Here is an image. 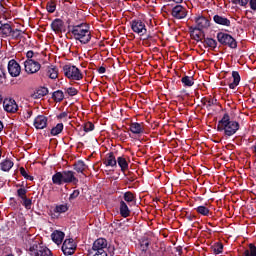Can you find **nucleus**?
Returning a JSON list of instances; mask_svg holds the SVG:
<instances>
[{
	"instance_id": "11",
	"label": "nucleus",
	"mask_w": 256,
	"mask_h": 256,
	"mask_svg": "<svg viewBox=\"0 0 256 256\" xmlns=\"http://www.w3.org/2000/svg\"><path fill=\"white\" fill-rule=\"evenodd\" d=\"M131 28L132 31H134V33H137L138 35H145V33H147L145 23H143L141 20L132 21Z\"/></svg>"
},
{
	"instance_id": "36",
	"label": "nucleus",
	"mask_w": 256,
	"mask_h": 256,
	"mask_svg": "<svg viewBox=\"0 0 256 256\" xmlns=\"http://www.w3.org/2000/svg\"><path fill=\"white\" fill-rule=\"evenodd\" d=\"M124 201L127 203H133V201H135V195H133L131 192H126L124 194Z\"/></svg>"
},
{
	"instance_id": "48",
	"label": "nucleus",
	"mask_w": 256,
	"mask_h": 256,
	"mask_svg": "<svg viewBox=\"0 0 256 256\" xmlns=\"http://www.w3.org/2000/svg\"><path fill=\"white\" fill-rule=\"evenodd\" d=\"M69 117V114L67 112H62L57 116V119H67Z\"/></svg>"
},
{
	"instance_id": "7",
	"label": "nucleus",
	"mask_w": 256,
	"mask_h": 256,
	"mask_svg": "<svg viewBox=\"0 0 256 256\" xmlns=\"http://www.w3.org/2000/svg\"><path fill=\"white\" fill-rule=\"evenodd\" d=\"M217 40L221 45H228L231 49H236L237 41L233 39V37L227 33L220 32L217 34Z\"/></svg>"
},
{
	"instance_id": "15",
	"label": "nucleus",
	"mask_w": 256,
	"mask_h": 256,
	"mask_svg": "<svg viewBox=\"0 0 256 256\" xmlns=\"http://www.w3.org/2000/svg\"><path fill=\"white\" fill-rule=\"evenodd\" d=\"M35 129H45L47 127V117L39 115L34 119Z\"/></svg>"
},
{
	"instance_id": "56",
	"label": "nucleus",
	"mask_w": 256,
	"mask_h": 256,
	"mask_svg": "<svg viewBox=\"0 0 256 256\" xmlns=\"http://www.w3.org/2000/svg\"><path fill=\"white\" fill-rule=\"evenodd\" d=\"M1 101H3V97H2L1 94H0V103H1Z\"/></svg>"
},
{
	"instance_id": "9",
	"label": "nucleus",
	"mask_w": 256,
	"mask_h": 256,
	"mask_svg": "<svg viewBox=\"0 0 256 256\" xmlns=\"http://www.w3.org/2000/svg\"><path fill=\"white\" fill-rule=\"evenodd\" d=\"M24 67H25L26 73H30V75H33V73H37V71L41 69V64H39V62L33 59H27L24 62Z\"/></svg>"
},
{
	"instance_id": "43",
	"label": "nucleus",
	"mask_w": 256,
	"mask_h": 256,
	"mask_svg": "<svg viewBox=\"0 0 256 256\" xmlns=\"http://www.w3.org/2000/svg\"><path fill=\"white\" fill-rule=\"evenodd\" d=\"M55 9H56L55 4L49 3V4L47 5V11H48V13H55Z\"/></svg>"
},
{
	"instance_id": "46",
	"label": "nucleus",
	"mask_w": 256,
	"mask_h": 256,
	"mask_svg": "<svg viewBox=\"0 0 256 256\" xmlns=\"http://www.w3.org/2000/svg\"><path fill=\"white\" fill-rule=\"evenodd\" d=\"M148 247H149V241H147V240L142 241V243H141L142 251H147Z\"/></svg>"
},
{
	"instance_id": "20",
	"label": "nucleus",
	"mask_w": 256,
	"mask_h": 256,
	"mask_svg": "<svg viewBox=\"0 0 256 256\" xmlns=\"http://www.w3.org/2000/svg\"><path fill=\"white\" fill-rule=\"evenodd\" d=\"M106 167H117V159H115V155L113 153H109L105 160Z\"/></svg>"
},
{
	"instance_id": "26",
	"label": "nucleus",
	"mask_w": 256,
	"mask_h": 256,
	"mask_svg": "<svg viewBox=\"0 0 256 256\" xmlns=\"http://www.w3.org/2000/svg\"><path fill=\"white\" fill-rule=\"evenodd\" d=\"M63 132V123H58L55 127H53L50 131L53 137H57L60 133Z\"/></svg>"
},
{
	"instance_id": "38",
	"label": "nucleus",
	"mask_w": 256,
	"mask_h": 256,
	"mask_svg": "<svg viewBox=\"0 0 256 256\" xmlns=\"http://www.w3.org/2000/svg\"><path fill=\"white\" fill-rule=\"evenodd\" d=\"M93 129H95V125H93V123L87 122L84 124L85 133H89V131H93Z\"/></svg>"
},
{
	"instance_id": "5",
	"label": "nucleus",
	"mask_w": 256,
	"mask_h": 256,
	"mask_svg": "<svg viewBox=\"0 0 256 256\" xmlns=\"http://www.w3.org/2000/svg\"><path fill=\"white\" fill-rule=\"evenodd\" d=\"M63 71L65 77L71 79L72 81H81V79H83V74L81 73V70L77 68V66L65 65L63 67Z\"/></svg>"
},
{
	"instance_id": "51",
	"label": "nucleus",
	"mask_w": 256,
	"mask_h": 256,
	"mask_svg": "<svg viewBox=\"0 0 256 256\" xmlns=\"http://www.w3.org/2000/svg\"><path fill=\"white\" fill-rule=\"evenodd\" d=\"M239 5H241L242 7H245V5H247V3H249V0H238Z\"/></svg>"
},
{
	"instance_id": "22",
	"label": "nucleus",
	"mask_w": 256,
	"mask_h": 256,
	"mask_svg": "<svg viewBox=\"0 0 256 256\" xmlns=\"http://www.w3.org/2000/svg\"><path fill=\"white\" fill-rule=\"evenodd\" d=\"M120 214L122 217H129L131 215V210H129V206L125 201L120 202Z\"/></svg>"
},
{
	"instance_id": "12",
	"label": "nucleus",
	"mask_w": 256,
	"mask_h": 256,
	"mask_svg": "<svg viewBox=\"0 0 256 256\" xmlns=\"http://www.w3.org/2000/svg\"><path fill=\"white\" fill-rule=\"evenodd\" d=\"M196 26L193 28L196 31H203V29H208L210 23L209 20L203 16H199L195 19Z\"/></svg>"
},
{
	"instance_id": "55",
	"label": "nucleus",
	"mask_w": 256,
	"mask_h": 256,
	"mask_svg": "<svg viewBox=\"0 0 256 256\" xmlns=\"http://www.w3.org/2000/svg\"><path fill=\"white\" fill-rule=\"evenodd\" d=\"M3 131V122L0 121V133Z\"/></svg>"
},
{
	"instance_id": "13",
	"label": "nucleus",
	"mask_w": 256,
	"mask_h": 256,
	"mask_svg": "<svg viewBox=\"0 0 256 256\" xmlns=\"http://www.w3.org/2000/svg\"><path fill=\"white\" fill-rule=\"evenodd\" d=\"M3 107L7 113H16L17 109H19V106H17V102H15L14 99H5L3 102Z\"/></svg>"
},
{
	"instance_id": "40",
	"label": "nucleus",
	"mask_w": 256,
	"mask_h": 256,
	"mask_svg": "<svg viewBox=\"0 0 256 256\" xmlns=\"http://www.w3.org/2000/svg\"><path fill=\"white\" fill-rule=\"evenodd\" d=\"M10 35H12V37H14L15 39L21 37V35H23V31L19 30V29H15L12 30V32L10 33Z\"/></svg>"
},
{
	"instance_id": "42",
	"label": "nucleus",
	"mask_w": 256,
	"mask_h": 256,
	"mask_svg": "<svg viewBox=\"0 0 256 256\" xmlns=\"http://www.w3.org/2000/svg\"><path fill=\"white\" fill-rule=\"evenodd\" d=\"M23 205H24V207H25V209H31V199H29V198H24L23 200Z\"/></svg>"
},
{
	"instance_id": "6",
	"label": "nucleus",
	"mask_w": 256,
	"mask_h": 256,
	"mask_svg": "<svg viewBox=\"0 0 256 256\" xmlns=\"http://www.w3.org/2000/svg\"><path fill=\"white\" fill-rule=\"evenodd\" d=\"M29 254L31 256H53L49 248L37 244L29 247Z\"/></svg>"
},
{
	"instance_id": "49",
	"label": "nucleus",
	"mask_w": 256,
	"mask_h": 256,
	"mask_svg": "<svg viewBox=\"0 0 256 256\" xmlns=\"http://www.w3.org/2000/svg\"><path fill=\"white\" fill-rule=\"evenodd\" d=\"M250 9L256 11V0H250Z\"/></svg>"
},
{
	"instance_id": "53",
	"label": "nucleus",
	"mask_w": 256,
	"mask_h": 256,
	"mask_svg": "<svg viewBox=\"0 0 256 256\" xmlns=\"http://www.w3.org/2000/svg\"><path fill=\"white\" fill-rule=\"evenodd\" d=\"M105 67H100L99 69H98V72L101 74V75H103V73H105Z\"/></svg>"
},
{
	"instance_id": "27",
	"label": "nucleus",
	"mask_w": 256,
	"mask_h": 256,
	"mask_svg": "<svg viewBox=\"0 0 256 256\" xmlns=\"http://www.w3.org/2000/svg\"><path fill=\"white\" fill-rule=\"evenodd\" d=\"M2 171H9L13 168V162L11 160H4L0 163Z\"/></svg>"
},
{
	"instance_id": "34",
	"label": "nucleus",
	"mask_w": 256,
	"mask_h": 256,
	"mask_svg": "<svg viewBox=\"0 0 256 256\" xmlns=\"http://www.w3.org/2000/svg\"><path fill=\"white\" fill-rule=\"evenodd\" d=\"M244 256H256V246L253 244H250L249 249L245 250Z\"/></svg>"
},
{
	"instance_id": "45",
	"label": "nucleus",
	"mask_w": 256,
	"mask_h": 256,
	"mask_svg": "<svg viewBox=\"0 0 256 256\" xmlns=\"http://www.w3.org/2000/svg\"><path fill=\"white\" fill-rule=\"evenodd\" d=\"M67 93H68V95L73 97V96L77 95V89L70 87V88L67 89Z\"/></svg>"
},
{
	"instance_id": "24",
	"label": "nucleus",
	"mask_w": 256,
	"mask_h": 256,
	"mask_svg": "<svg viewBox=\"0 0 256 256\" xmlns=\"http://www.w3.org/2000/svg\"><path fill=\"white\" fill-rule=\"evenodd\" d=\"M49 93V90L47 88H40L36 92H34L31 97L32 99H41V97H45Z\"/></svg>"
},
{
	"instance_id": "1",
	"label": "nucleus",
	"mask_w": 256,
	"mask_h": 256,
	"mask_svg": "<svg viewBox=\"0 0 256 256\" xmlns=\"http://www.w3.org/2000/svg\"><path fill=\"white\" fill-rule=\"evenodd\" d=\"M218 131H224L226 137H232V135H235L239 131V123L231 120L229 114H224L218 122Z\"/></svg>"
},
{
	"instance_id": "33",
	"label": "nucleus",
	"mask_w": 256,
	"mask_h": 256,
	"mask_svg": "<svg viewBox=\"0 0 256 256\" xmlns=\"http://www.w3.org/2000/svg\"><path fill=\"white\" fill-rule=\"evenodd\" d=\"M204 45H206L207 47H210V49H215V47H217V41H215L212 38H206L204 40Z\"/></svg>"
},
{
	"instance_id": "14",
	"label": "nucleus",
	"mask_w": 256,
	"mask_h": 256,
	"mask_svg": "<svg viewBox=\"0 0 256 256\" xmlns=\"http://www.w3.org/2000/svg\"><path fill=\"white\" fill-rule=\"evenodd\" d=\"M172 15L175 19H185L187 17V10L181 5H177L172 9Z\"/></svg>"
},
{
	"instance_id": "30",
	"label": "nucleus",
	"mask_w": 256,
	"mask_h": 256,
	"mask_svg": "<svg viewBox=\"0 0 256 256\" xmlns=\"http://www.w3.org/2000/svg\"><path fill=\"white\" fill-rule=\"evenodd\" d=\"M69 206L67 204H60L54 208V213H67Z\"/></svg>"
},
{
	"instance_id": "18",
	"label": "nucleus",
	"mask_w": 256,
	"mask_h": 256,
	"mask_svg": "<svg viewBox=\"0 0 256 256\" xmlns=\"http://www.w3.org/2000/svg\"><path fill=\"white\" fill-rule=\"evenodd\" d=\"M213 19L214 22L217 23V25H223L224 27H229L231 25V21L224 16L215 15Z\"/></svg>"
},
{
	"instance_id": "35",
	"label": "nucleus",
	"mask_w": 256,
	"mask_h": 256,
	"mask_svg": "<svg viewBox=\"0 0 256 256\" xmlns=\"http://www.w3.org/2000/svg\"><path fill=\"white\" fill-rule=\"evenodd\" d=\"M197 213H199L200 215H204L207 216L209 215V208L205 207V206H198L196 208Z\"/></svg>"
},
{
	"instance_id": "39",
	"label": "nucleus",
	"mask_w": 256,
	"mask_h": 256,
	"mask_svg": "<svg viewBox=\"0 0 256 256\" xmlns=\"http://www.w3.org/2000/svg\"><path fill=\"white\" fill-rule=\"evenodd\" d=\"M20 173L22 175V177L24 179H29L30 181H33V177H31L28 173H27V170H25V168L21 167L20 168Z\"/></svg>"
},
{
	"instance_id": "41",
	"label": "nucleus",
	"mask_w": 256,
	"mask_h": 256,
	"mask_svg": "<svg viewBox=\"0 0 256 256\" xmlns=\"http://www.w3.org/2000/svg\"><path fill=\"white\" fill-rule=\"evenodd\" d=\"M214 253H215L216 255H219V253H223V244L217 243V244L214 246Z\"/></svg>"
},
{
	"instance_id": "2",
	"label": "nucleus",
	"mask_w": 256,
	"mask_h": 256,
	"mask_svg": "<svg viewBox=\"0 0 256 256\" xmlns=\"http://www.w3.org/2000/svg\"><path fill=\"white\" fill-rule=\"evenodd\" d=\"M52 183H54V185H63L65 183H72V185H77V183H79V179L75 177V172L67 170L55 173L52 176Z\"/></svg>"
},
{
	"instance_id": "58",
	"label": "nucleus",
	"mask_w": 256,
	"mask_h": 256,
	"mask_svg": "<svg viewBox=\"0 0 256 256\" xmlns=\"http://www.w3.org/2000/svg\"><path fill=\"white\" fill-rule=\"evenodd\" d=\"M254 151H255V153H256V145L254 146Z\"/></svg>"
},
{
	"instance_id": "57",
	"label": "nucleus",
	"mask_w": 256,
	"mask_h": 256,
	"mask_svg": "<svg viewBox=\"0 0 256 256\" xmlns=\"http://www.w3.org/2000/svg\"><path fill=\"white\" fill-rule=\"evenodd\" d=\"M28 117H31V112H28Z\"/></svg>"
},
{
	"instance_id": "16",
	"label": "nucleus",
	"mask_w": 256,
	"mask_h": 256,
	"mask_svg": "<svg viewBox=\"0 0 256 256\" xmlns=\"http://www.w3.org/2000/svg\"><path fill=\"white\" fill-rule=\"evenodd\" d=\"M130 131L134 135H141L145 131V128L143 127V124L133 122L130 124Z\"/></svg>"
},
{
	"instance_id": "32",
	"label": "nucleus",
	"mask_w": 256,
	"mask_h": 256,
	"mask_svg": "<svg viewBox=\"0 0 256 256\" xmlns=\"http://www.w3.org/2000/svg\"><path fill=\"white\" fill-rule=\"evenodd\" d=\"M54 101H57V103H60V101H63L65 99V95L63 94V91L58 90L55 91L52 95Z\"/></svg>"
},
{
	"instance_id": "47",
	"label": "nucleus",
	"mask_w": 256,
	"mask_h": 256,
	"mask_svg": "<svg viewBox=\"0 0 256 256\" xmlns=\"http://www.w3.org/2000/svg\"><path fill=\"white\" fill-rule=\"evenodd\" d=\"M77 197H79V190H74L73 193L70 194V201H72V199H77Z\"/></svg>"
},
{
	"instance_id": "10",
	"label": "nucleus",
	"mask_w": 256,
	"mask_h": 256,
	"mask_svg": "<svg viewBox=\"0 0 256 256\" xmlns=\"http://www.w3.org/2000/svg\"><path fill=\"white\" fill-rule=\"evenodd\" d=\"M8 73L12 77H19L21 75V65L12 59L8 62Z\"/></svg>"
},
{
	"instance_id": "19",
	"label": "nucleus",
	"mask_w": 256,
	"mask_h": 256,
	"mask_svg": "<svg viewBox=\"0 0 256 256\" xmlns=\"http://www.w3.org/2000/svg\"><path fill=\"white\" fill-rule=\"evenodd\" d=\"M232 79L233 81L229 84V87L231 89H235L239 83L241 82V76L239 75V72L233 71L232 72Z\"/></svg>"
},
{
	"instance_id": "59",
	"label": "nucleus",
	"mask_w": 256,
	"mask_h": 256,
	"mask_svg": "<svg viewBox=\"0 0 256 256\" xmlns=\"http://www.w3.org/2000/svg\"><path fill=\"white\" fill-rule=\"evenodd\" d=\"M64 1H68V2H71V0H64Z\"/></svg>"
},
{
	"instance_id": "52",
	"label": "nucleus",
	"mask_w": 256,
	"mask_h": 256,
	"mask_svg": "<svg viewBox=\"0 0 256 256\" xmlns=\"http://www.w3.org/2000/svg\"><path fill=\"white\" fill-rule=\"evenodd\" d=\"M26 57L27 59H33V51H28Z\"/></svg>"
},
{
	"instance_id": "37",
	"label": "nucleus",
	"mask_w": 256,
	"mask_h": 256,
	"mask_svg": "<svg viewBox=\"0 0 256 256\" xmlns=\"http://www.w3.org/2000/svg\"><path fill=\"white\" fill-rule=\"evenodd\" d=\"M17 195L20 197V199H26L27 198V190L25 188H19L17 190Z\"/></svg>"
},
{
	"instance_id": "60",
	"label": "nucleus",
	"mask_w": 256,
	"mask_h": 256,
	"mask_svg": "<svg viewBox=\"0 0 256 256\" xmlns=\"http://www.w3.org/2000/svg\"><path fill=\"white\" fill-rule=\"evenodd\" d=\"M2 26H1V22H0V28H1Z\"/></svg>"
},
{
	"instance_id": "17",
	"label": "nucleus",
	"mask_w": 256,
	"mask_h": 256,
	"mask_svg": "<svg viewBox=\"0 0 256 256\" xmlns=\"http://www.w3.org/2000/svg\"><path fill=\"white\" fill-rule=\"evenodd\" d=\"M51 237H52V241H54L56 245H61V243H63V239H65V233H63L62 231L56 230L52 233Z\"/></svg>"
},
{
	"instance_id": "21",
	"label": "nucleus",
	"mask_w": 256,
	"mask_h": 256,
	"mask_svg": "<svg viewBox=\"0 0 256 256\" xmlns=\"http://www.w3.org/2000/svg\"><path fill=\"white\" fill-rule=\"evenodd\" d=\"M51 27L55 33H61V31H63V21L61 19H55L52 22Z\"/></svg>"
},
{
	"instance_id": "50",
	"label": "nucleus",
	"mask_w": 256,
	"mask_h": 256,
	"mask_svg": "<svg viewBox=\"0 0 256 256\" xmlns=\"http://www.w3.org/2000/svg\"><path fill=\"white\" fill-rule=\"evenodd\" d=\"M216 101L217 100H213V99H210V100L206 101L207 107H212V105H215Z\"/></svg>"
},
{
	"instance_id": "3",
	"label": "nucleus",
	"mask_w": 256,
	"mask_h": 256,
	"mask_svg": "<svg viewBox=\"0 0 256 256\" xmlns=\"http://www.w3.org/2000/svg\"><path fill=\"white\" fill-rule=\"evenodd\" d=\"M72 35L76 41L82 43V45H87L89 41H91V32L87 28V26L80 24L73 26Z\"/></svg>"
},
{
	"instance_id": "28",
	"label": "nucleus",
	"mask_w": 256,
	"mask_h": 256,
	"mask_svg": "<svg viewBox=\"0 0 256 256\" xmlns=\"http://www.w3.org/2000/svg\"><path fill=\"white\" fill-rule=\"evenodd\" d=\"M47 75L50 79H57L58 77V72H57V68L50 66L47 68Z\"/></svg>"
},
{
	"instance_id": "54",
	"label": "nucleus",
	"mask_w": 256,
	"mask_h": 256,
	"mask_svg": "<svg viewBox=\"0 0 256 256\" xmlns=\"http://www.w3.org/2000/svg\"><path fill=\"white\" fill-rule=\"evenodd\" d=\"M169 1H174V3H183V0H169Z\"/></svg>"
},
{
	"instance_id": "4",
	"label": "nucleus",
	"mask_w": 256,
	"mask_h": 256,
	"mask_svg": "<svg viewBox=\"0 0 256 256\" xmlns=\"http://www.w3.org/2000/svg\"><path fill=\"white\" fill-rule=\"evenodd\" d=\"M107 245L105 238H98L94 241L92 248L88 250V256H107Z\"/></svg>"
},
{
	"instance_id": "25",
	"label": "nucleus",
	"mask_w": 256,
	"mask_h": 256,
	"mask_svg": "<svg viewBox=\"0 0 256 256\" xmlns=\"http://www.w3.org/2000/svg\"><path fill=\"white\" fill-rule=\"evenodd\" d=\"M74 169L77 173H83V171L87 169V165L85 164V162L79 160L74 164Z\"/></svg>"
},
{
	"instance_id": "44",
	"label": "nucleus",
	"mask_w": 256,
	"mask_h": 256,
	"mask_svg": "<svg viewBox=\"0 0 256 256\" xmlns=\"http://www.w3.org/2000/svg\"><path fill=\"white\" fill-rule=\"evenodd\" d=\"M5 79H6L5 71L2 68H0V85L2 83H5Z\"/></svg>"
},
{
	"instance_id": "29",
	"label": "nucleus",
	"mask_w": 256,
	"mask_h": 256,
	"mask_svg": "<svg viewBox=\"0 0 256 256\" xmlns=\"http://www.w3.org/2000/svg\"><path fill=\"white\" fill-rule=\"evenodd\" d=\"M12 30L13 29L11 28V25H9V24H1L0 31H2V33L6 37H9V35H11Z\"/></svg>"
},
{
	"instance_id": "8",
	"label": "nucleus",
	"mask_w": 256,
	"mask_h": 256,
	"mask_svg": "<svg viewBox=\"0 0 256 256\" xmlns=\"http://www.w3.org/2000/svg\"><path fill=\"white\" fill-rule=\"evenodd\" d=\"M75 249H77V245L75 244V240H73V238H69L64 241L62 245L64 255H73L75 253Z\"/></svg>"
},
{
	"instance_id": "31",
	"label": "nucleus",
	"mask_w": 256,
	"mask_h": 256,
	"mask_svg": "<svg viewBox=\"0 0 256 256\" xmlns=\"http://www.w3.org/2000/svg\"><path fill=\"white\" fill-rule=\"evenodd\" d=\"M182 83L185 87H193L195 82L193 81V77L191 76H184L182 78Z\"/></svg>"
},
{
	"instance_id": "23",
	"label": "nucleus",
	"mask_w": 256,
	"mask_h": 256,
	"mask_svg": "<svg viewBox=\"0 0 256 256\" xmlns=\"http://www.w3.org/2000/svg\"><path fill=\"white\" fill-rule=\"evenodd\" d=\"M116 163H118L121 171H127V169H129V163H127V159H125V157L120 156L117 158Z\"/></svg>"
}]
</instances>
